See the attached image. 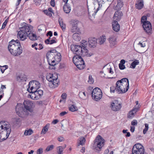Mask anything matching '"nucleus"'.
I'll use <instances>...</instances> for the list:
<instances>
[{"label":"nucleus","instance_id":"f257e3e1","mask_svg":"<svg viewBox=\"0 0 154 154\" xmlns=\"http://www.w3.org/2000/svg\"><path fill=\"white\" fill-rule=\"evenodd\" d=\"M19 27L20 30L17 33V37L21 41H24L27 37L32 41H35L37 37L35 34L31 33L32 26L25 23L20 24Z\"/></svg>","mask_w":154,"mask_h":154},{"label":"nucleus","instance_id":"f03ea898","mask_svg":"<svg viewBox=\"0 0 154 154\" xmlns=\"http://www.w3.org/2000/svg\"><path fill=\"white\" fill-rule=\"evenodd\" d=\"M87 43L86 41L82 40L81 45H72L71 46V50L75 54H82L83 56L90 57L93 55V54L88 53V51L86 48Z\"/></svg>","mask_w":154,"mask_h":154},{"label":"nucleus","instance_id":"7ed1b4c3","mask_svg":"<svg viewBox=\"0 0 154 154\" xmlns=\"http://www.w3.org/2000/svg\"><path fill=\"white\" fill-rule=\"evenodd\" d=\"M24 108L22 105H18L16 107L15 110L17 114L20 117L23 115H27L29 114L28 112L32 111L33 103L29 100H24L23 102Z\"/></svg>","mask_w":154,"mask_h":154},{"label":"nucleus","instance_id":"20e7f679","mask_svg":"<svg viewBox=\"0 0 154 154\" xmlns=\"http://www.w3.org/2000/svg\"><path fill=\"white\" fill-rule=\"evenodd\" d=\"M8 49L11 54L15 56L20 55L23 52L20 43L18 40L12 39L9 42Z\"/></svg>","mask_w":154,"mask_h":154},{"label":"nucleus","instance_id":"39448f33","mask_svg":"<svg viewBox=\"0 0 154 154\" xmlns=\"http://www.w3.org/2000/svg\"><path fill=\"white\" fill-rule=\"evenodd\" d=\"M11 131V126L8 122H0V142L5 140L8 137Z\"/></svg>","mask_w":154,"mask_h":154},{"label":"nucleus","instance_id":"423d86ee","mask_svg":"<svg viewBox=\"0 0 154 154\" xmlns=\"http://www.w3.org/2000/svg\"><path fill=\"white\" fill-rule=\"evenodd\" d=\"M117 93H124L127 92L129 88V81L128 79L124 78L118 81L116 83Z\"/></svg>","mask_w":154,"mask_h":154},{"label":"nucleus","instance_id":"0eeeda50","mask_svg":"<svg viewBox=\"0 0 154 154\" xmlns=\"http://www.w3.org/2000/svg\"><path fill=\"white\" fill-rule=\"evenodd\" d=\"M104 143V140L100 136L98 135L94 140L93 145V149L96 152H100L103 146Z\"/></svg>","mask_w":154,"mask_h":154},{"label":"nucleus","instance_id":"6e6552de","mask_svg":"<svg viewBox=\"0 0 154 154\" xmlns=\"http://www.w3.org/2000/svg\"><path fill=\"white\" fill-rule=\"evenodd\" d=\"M40 83L36 80H32L28 84L29 88L27 91L29 92H35L40 87Z\"/></svg>","mask_w":154,"mask_h":154},{"label":"nucleus","instance_id":"1a4fd4ad","mask_svg":"<svg viewBox=\"0 0 154 154\" xmlns=\"http://www.w3.org/2000/svg\"><path fill=\"white\" fill-rule=\"evenodd\" d=\"M46 79L51 82L50 83L57 86L59 83V80L58 79V76L57 74L49 73L46 76Z\"/></svg>","mask_w":154,"mask_h":154},{"label":"nucleus","instance_id":"9d476101","mask_svg":"<svg viewBox=\"0 0 154 154\" xmlns=\"http://www.w3.org/2000/svg\"><path fill=\"white\" fill-rule=\"evenodd\" d=\"M133 154H144V149L143 146L140 143H137L134 145L132 149Z\"/></svg>","mask_w":154,"mask_h":154},{"label":"nucleus","instance_id":"9b49d317","mask_svg":"<svg viewBox=\"0 0 154 154\" xmlns=\"http://www.w3.org/2000/svg\"><path fill=\"white\" fill-rule=\"evenodd\" d=\"M91 96L95 100L97 101L100 100L102 96L101 89L98 88H95L92 92Z\"/></svg>","mask_w":154,"mask_h":154},{"label":"nucleus","instance_id":"f8f14e48","mask_svg":"<svg viewBox=\"0 0 154 154\" xmlns=\"http://www.w3.org/2000/svg\"><path fill=\"white\" fill-rule=\"evenodd\" d=\"M111 108L114 111H119L122 107L120 103L119 102L118 100H114L111 103Z\"/></svg>","mask_w":154,"mask_h":154},{"label":"nucleus","instance_id":"ddd939ff","mask_svg":"<svg viewBox=\"0 0 154 154\" xmlns=\"http://www.w3.org/2000/svg\"><path fill=\"white\" fill-rule=\"evenodd\" d=\"M109 43V46L111 48L116 47L117 43V38L114 35L110 36L108 39Z\"/></svg>","mask_w":154,"mask_h":154},{"label":"nucleus","instance_id":"4468645a","mask_svg":"<svg viewBox=\"0 0 154 154\" xmlns=\"http://www.w3.org/2000/svg\"><path fill=\"white\" fill-rule=\"evenodd\" d=\"M143 27L145 31L147 33H151L152 30L151 23L149 21H146L143 24Z\"/></svg>","mask_w":154,"mask_h":154},{"label":"nucleus","instance_id":"2eb2a0df","mask_svg":"<svg viewBox=\"0 0 154 154\" xmlns=\"http://www.w3.org/2000/svg\"><path fill=\"white\" fill-rule=\"evenodd\" d=\"M97 40L94 38L91 37L88 39V45L89 47L91 48H95L97 45Z\"/></svg>","mask_w":154,"mask_h":154},{"label":"nucleus","instance_id":"dca6fc26","mask_svg":"<svg viewBox=\"0 0 154 154\" xmlns=\"http://www.w3.org/2000/svg\"><path fill=\"white\" fill-rule=\"evenodd\" d=\"M57 51L56 50L52 49L47 52L46 54V57L47 60H52V59H54V57L56 55Z\"/></svg>","mask_w":154,"mask_h":154},{"label":"nucleus","instance_id":"f3484780","mask_svg":"<svg viewBox=\"0 0 154 154\" xmlns=\"http://www.w3.org/2000/svg\"><path fill=\"white\" fill-rule=\"evenodd\" d=\"M122 15L123 13L120 10H117L114 15L113 17L114 20H116L117 21L120 20Z\"/></svg>","mask_w":154,"mask_h":154},{"label":"nucleus","instance_id":"a211bd4d","mask_svg":"<svg viewBox=\"0 0 154 154\" xmlns=\"http://www.w3.org/2000/svg\"><path fill=\"white\" fill-rule=\"evenodd\" d=\"M76 55L74 56L72 58V61L75 65L77 64L78 62L82 61L83 59L82 58L81 56H85L82 54H75Z\"/></svg>","mask_w":154,"mask_h":154},{"label":"nucleus","instance_id":"6ab92c4d","mask_svg":"<svg viewBox=\"0 0 154 154\" xmlns=\"http://www.w3.org/2000/svg\"><path fill=\"white\" fill-rule=\"evenodd\" d=\"M112 29L116 32H118L120 28V25L116 20H113L112 23Z\"/></svg>","mask_w":154,"mask_h":154},{"label":"nucleus","instance_id":"aec40b11","mask_svg":"<svg viewBox=\"0 0 154 154\" xmlns=\"http://www.w3.org/2000/svg\"><path fill=\"white\" fill-rule=\"evenodd\" d=\"M138 108H134L131 110L129 111L127 115L128 118L131 119L134 116V114L136 113L138 109Z\"/></svg>","mask_w":154,"mask_h":154},{"label":"nucleus","instance_id":"412c9836","mask_svg":"<svg viewBox=\"0 0 154 154\" xmlns=\"http://www.w3.org/2000/svg\"><path fill=\"white\" fill-rule=\"evenodd\" d=\"M123 5V2L122 0H118L117 4L114 6L113 9L115 10L121 9Z\"/></svg>","mask_w":154,"mask_h":154},{"label":"nucleus","instance_id":"4be33fe9","mask_svg":"<svg viewBox=\"0 0 154 154\" xmlns=\"http://www.w3.org/2000/svg\"><path fill=\"white\" fill-rule=\"evenodd\" d=\"M143 5V0H138L137 3L135 4V7L137 9H141Z\"/></svg>","mask_w":154,"mask_h":154},{"label":"nucleus","instance_id":"5701e85b","mask_svg":"<svg viewBox=\"0 0 154 154\" xmlns=\"http://www.w3.org/2000/svg\"><path fill=\"white\" fill-rule=\"evenodd\" d=\"M31 93V94H29L30 97L31 98L34 100H37L39 99V96L37 94H35V92H29Z\"/></svg>","mask_w":154,"mask_h":154},{"label":"nucleus","instance_id":"b1692460","mask_svg":"<svg viewBox=\"0 0 154 154\" xmlns=\"http://www.w3.org/2000/svg\"><path fill=\"white\" fill-rule=\"evenodd\" d=\"M56 54V55H55L54 58V60L57 62H59L61 61V54L60 53H58L57 51Z\"/></svg>","mask_w":154,"mask_h":154},{"label":"nucleus","instance_id":"393cba45","mask_svg":"<svg viewBox=\"0 0 154 154\" xmlns=\"http://www.w3.org/2000/svg\"><path fill=\"white\" fill-rule=\"evenodd\" d=\"M106 38L105 36H102L99 38L97 40L98 41V43L100 45L103 44L106 41Z\"/></svg>","mask_w":154,"mask_h":154},{"label":"nucleus","instance_id":"a878e982","mask_svg":"<svg viewBox=\"0 0 154 154\" xmlns=\"http://www.w3.org/2000/svg\"><path fill=\"white\" fill-rule=\"evenodd\" d=\"M72 37L74 40L77 41H79L81 39L79 34L77 33H75L73 35Z\"/></svg>","mask_w":154,"mask_h":154},{"label":"nucleus","instance_id":"bb28decb","mask_svg":"<svg viewBox=\"0 0 154 154\" xmlns=\"http://www.w3.org/2000/svg\"><path fill=\"white\" fill-rule=\"evenodd\" d=\"M42 12L50 17L52 16V13L54 14L53 10H42Z\"/></svg>","mask_w":154,"mask_h":154},{"label":"nucleus","instance_id":"cd10ccee","mask_svg":"<svg viewBox=\"0 0 154 154\" xmlns=\"http://www.w3.org/2000/svg\"><path fill=\"white\" fill-rule=\"evenodd\" d=\"M58 21L60 25L63 30L64 29H65L66 28V25L65 24L63 23L62 19L59 18Z\"/></svg>","mask_w":154,"mask_h":154},{"label":"nucleus","instance_id":"c85d7f7f","mask_svg":"<svg viewBox=\"0 0 154 154\" xmlns=\"http://www.w3.org/2000/svg\"><path fill=\"white\" fill-rule=\"evenodd\" d=\"M88 14L90 17H93L94 18L98 10L93 11V10H88Z\"/></svg>","mask_w":154,"mask_h":154},{"label":"nucleus","instance_id":"c756f323","mask_svg":"<svg viewBox=\"0 0 154 154\" xmlns=\"http://www.w3.org/2000/svg\"><path fill=\"white\" fill-rule=\"evenodd\" d=\"M13 121L14 125L17 126L20 124L21 120L19 118H16L14 119Z\"/></svg>","mask_w":154,"mask_h":154},{"label":"nucleus","instance_id":"7c9ffc66","mask_svg":"<svg viewBox=\"0 0 154 154\" xmlns=\"http://www.w3.org/2000/svg\"><path fill=\"white\" fill-rule=\"evenodd\" d=\"M79 97L82 99L85 100L86 98V95L85 92L80 91L78 94Z\"/></svg>","mask_w":154,"mask_h":154},{"label":"nucleus","instance_id":"2f4dec72","mask_svg":"<svg viewBox=\"0 0 154 154\" xmlns=\"http://www.w3.org/2000/svg\"><path fill=\"white\" fill-rule=\"evenodd\" d=\"M69 110L71 112H75L78 110L77 107L74 104L71 105V106L69 107Z\"/></svg>","mask_w":154,"mask_h":154},{"label":"nucleus","instance_id":"473e14b6","mask_svg":"<svg viewBox=\"0 0 154 154\" xmlns=\"http://www.w3.org/2000/svg\"><path fill=\"white\" fill-rule=\"evenodd\" d=\"M79 21L77 20H72L70 22L72 26H78Z\"/></svg>","mask_w":154,"mask_h":154},{"label":"nucleus","instance_id":"72a5a7b5","mask_svg":"<svg viewBox=\"0 0 154 154\" xmlns=\"http://www.w3.org/2000/svg\"><path fill=\"white\" fill-rule=\"evenodd\" d=\"M33 133L32 130L29 129L28 130H26L24 132V135L26 136L30 135L32 134Z\"/></svg>","mask_w":154,"mask_h":154},{"label":"nucleus","instance_id":"f704fd0d","mask_svg":"<svg viewBox=\"0 0 154 154\" xmlns=\"http://www.w3.org/2000/svg\"><path fill=\"white\" fill-rule=\"evenodd\" d=\"M34 92H35V94L38 95V96H39V98L43 95V91L41 90H37Z\"/></svg>","mask_w":154,"mask_h":154},{"label":"nucleus","instance_id":"c9c22d12","mask_svg":"<svg viewBox=\"0 0 154 154\" xmlns=\"http://www.w3.org/2000/svg\"><path fill=\"white\" fill-rule=\"evenodd\" d=\"M139 63V61L137 60H135L133 62L131 63V66H132L131 68L134 69L137 65Z\"/></svg>","mask_w":154,"mask_h":154},{"label":"nucleus","instance_id":"e433bc0d","mask_svg":"<svg viewBox=\"0 0 154 154\" xmlns=\"http://www.w3.org/2000/svg\"><path fill=\"white\" fill-rule=\"evenodd\" d=\"M64 148H63L61 146H60L57 147V149L58 150V154H62L63 149Z\"/></svg>","mask_w":154,"mask_h":154},{"label":"nucleus","instance_id":"4c0bfd02","mask_svg":"<svg viewBox=\"0 0 154 154\" xmlns=\"http://www.w3.org/2000/svg\"><path fill=\"white\" fill-rule=\"evenodd\" d=\"M117 88L116 85L115 87L114 86L111 87L110 88V92L114 93L116 92L117 93Z\"/></svg>","mask_w":154,"mask_h":154},{"label":"nucleus","instance_id":"58836bf2","mask_svg":"<svg viewBox=\"0 0 154 154\" xmlns=\"http://www.w3.org/2000/svg\"><path fill=\"white\" fill-rule=\"evenodd\" d=\"M52 59V60L51 61L50 60H48V64L50 66H54L56 64L55 63V60H53V59Z\"/></svg>","mask_w":154,"mask_h":154},{"label":"nucleus","instance_id":"ea45409f","mask_svg":"<svg viewBox=\"0 0 154 154\" xmlns=\"http://www.w3.org/2000/svg\"><path fill=\"white\" fill-rule=\"evenodd\" d=\"M71 30L72 32H74L78 31L79 30V29L78 26H72Z\"/></svg>","mask_w":154,"mask_h":154},{"label":"nucleus","instance_id":"a19ab883","mask_svg":"<svg viewBox=\"0 0 154 154\" xmlns=\"http://www.w3.org/2000/svg\"><path fill=\"white\" fill-rule=\"evenodd\" d=\"M147 20V17L145 16H143L141 18V23L142 24L144 23L145 22H146V21H146Z\"/></svg>","mask_w":154,"mask_h":154},{"label":"nucleus","instance_id":"79ce46f5","mask_svg":"<svg viewBox=\"0 0 154 154\" xmlns=\"http://www.w3.org/2000/svg\"><path fill=\"white\" fill-rule=\"evenodd\" d=\"M54 147V146L53 145L48 146L47 147L46 150L47 151H51L53 149Z\"/></svg>","mask_w":154,"mask_h":154},{"label":"nucleus","instance_id":"37998d69","mask_svg":"<svg viewBox=\"0 0 154 154\" xmlns=\"http://www.w3.org/2000/svg\"><path fill=\"white\" fill-rule=\"evenodd\" d=\"M94 80L91 75H89L88 77V82L90 84H92L93 83Z\"/></svg>","mask_w":154,"mask_h":154},{"label":"nucleus","instance_id":"c03bdc74","mask_svg":"<svg viewBox=\"0 0 154 154\" xmlns=\"http://www.w3.org/2000/svg\"><path fill=\"white\" fill-rule=\"evenodd\" d=\"M86 141L85 138L84 137H81L80 138V140L79 144L81 145H83Z\"/></svg>","mask_w":154,"mask_h":154},{"label":"nucleus","instance_id":"a18cd8bd","mask_svg":"<svg viewBox=\"0 0 154 154\" xmlns=\"http://www.w3.org/2000/svg\"><path fill=\"white\" fill-rule=\"evenodd\" d=\"M145 128L143 129V132L144 134H145L148 131L149 128L148 125L147 124H145Z\"/></svg>","mask_w":154,"mask_h":154},{"label":"nucleus","instance_id":"49530a36","mask_svg":"<svg viewBox=\"0 0 154 154\" xmlns=\"http://www.w3.org/2000/svg\"><path fill=\"white\" fill-rule=\"evenodd\" d=\"M63 10H71L70 7L68 4H65L63 7Z\"/></svg>","mask_w":154,"mask_h":154},{"label":"nucleus","instance_id":"de8ad7c7","mask_svg":"<svg viewBox=\"0 0 154 154\" xmlns=\"http://www.w3.org/2000/svg\"><path fill=\"white\" fill-rule=\"evenodd\" d=\"M77 67L78 69H84L85 67V64H81V65H77V66H76Z\"/></svg>","mask_w":154,"mask_h":154},{"label":"nucleus","instance_id":"09e8293b","mask_svg":"<svg viewBox=\"0 0 154 154\" xmlns=\"http://www.w3.org/2000/svg\"><path fill=\"white\" fill-rule=\"evenodd\" d=\"M98 3V5L99 6V7L97 9V10H99V8H100V7H101L102 6V5L100 4L102 2H103V0H96Z\"/></svg>","mask_w":154,"mask_h":154},{"label":"nucleus","instance_id":"8fccbe9b","mask_svg":"<svg viewBox=\"0 0 154 154\" xmlns=\"http://www.w3.org/2000/svg\"><path fill=\"white\" fill-rule=\"evenodd\" d=\"M131 124L133 126L137 125V122L136 120L134 119L131 122Z\"/></svg>","mask_w":154,"mask_h":154},{"label":"nucleus","instance_id":"3c124183","mask_svg":"<svg viewBox=\"0 0 154 154\" xmlns=\"http://www.w3.org/2000/svg\"><path fill=\"white\" fill-rule=\"evenodd\" d=\"M8 22L7 19H6L5 22L3 23L2 27V29H4L6 26Z\"/></svg>","mask_w":154,"mask_h":154},{"label":"nucleus","instance_id":"603ef678","mask_svg":"<svg viewBox=\"0 0 154 154\" xmlns=\"http://www.w3.org/2000/svg\"><path fill=\"white\" fill-rule=\"evenodd\" d=\"M38 30L39 32H40L44 29V25H42L38 26Z\"/></svg>","mask_w":154,"mask_h":154},{"label":"nucleus","instance_id":"864d4df0","mask_svg":"<svg viewBox=\"0 0 154 154\" xmlns=\"http://www.w3.org/2000/svg\"><path fill=\"white\" fill-rule=\"evenodd\" d=\"M43 152V149L42 148H39L37 150V154H42Z\"/></svg>","mask_w":154,"mask_h":154},{"label":"nucleus","instance_id":"5fc2aeb1","mask_svg":"<svg viewBox=\"0 0 154 154\" xmlns=\"http://www.w3.org/2000/svg\"><path fill=\"white\" fill-rule=\"evenodd\" d=\"M119 67L120 69L123 70L125 68V66L123 64H119Z\"/></svg>","mask_w":154,"mask_h":154},{"label":"nucleus","instance_id":"6e6d98bb","mask_svg":"<svg viewBox=\"0 0 154 154\" xmlns=\"http://www.w3.org/2000/svg\"><path fill=\"white\" fill-rule=\"evenodd\" d=\"M66 94L65 93H63L61 96V98L63 100L66 99Z\"/></svg>","mask_w":154,"mask_h":154},{"label":"nucleus","instance_id":"4d7b16f0","mask_svg":"<svg viewBox=\"0 0 154 154\" xmlns=\"http://www.w3.org/2000/svg\"><path fill=\"white\" fill-rule=\"evenodd\" d=\"M57 140L58 141L60 142H62L64 141V139L63 137H58L57 138Z\"/></svg>","mask_w":154,"mask_h":154},{"label":"nucleus","instance_id":"13d9d810","mask_svg":"<svg viewBox=\"0 0 154 154\" xmlns=\"http://www.w3.org/2000/svg\"><path fill=\"white\" fill-rule=\"evenodd\" d=\"M83 64H85L84 61L83 60H82V61H79V62H78V63L77 64H76L75 65L76 66H77V65H82Z\"/></svg>","mask_w":154,"mask_h":154},{"label":"nucleus","instance_id":"bf43d9fd","mask_svg":"<svg viewBox=\"0 0 154 154\" xmlns=\"http://www.w3.org/2000/svg\"><path fill=\"white\" fill-rule=\"evenodd\" d=\"M48 131V130H47L45 128V127H44L42 129V133L44 134H45Z\"/></svg>","mask_w":154,"mask_h":154},{"label":"nucleus","instance_id":"052dcab7","mask_svg":"<svg viewBox=\"0 0 154 154\" xmlns=\"http://www.w3.org/2000/svg\"><path fill=\"white\" fill-rule=\"evenodd\" d=\"M50 5L52 7H54L55 5L54 0H51L50 2Z\"/></svg>","mask_w":154,"mask_h":154},{"label":"nucleus","instance_id":"680f3d73","mask_svg":"<svg viewBox=\"0 0 154 154\" xmlns=\"http://www.w3.org/2000/svg\"><path fill=\"white\" fill-rule=\"evenodd\" d=\"M57 42L54 39H51L50 40V42L49 43V44L52 45L53 43H56Z\"/></svg>","mask_w":154,"mask_h":154},{"label":"nucleus","instance_id":"e2e57ef3","mask_svg":"<svg viewBox=\"0 0 154 154\" xmlns=\"http://www.w3.org/2000/svg\"><path fill=\"white\" fill-rule=\"evenodd\" d=\"M67 113V112H66V111H63V112H62L60 114V116H62L65 115Z\"/></svg>","mask_w":154,"mask_h":154},{"label":"nucleus","instance_id":"0e129e2a","mask_svg":"<svg viewBox=\"0 0 154 154\" xmlns=\"http://www.w3.org/2000/svg\"><path fill=\"white\" fill-rule=\"evenodd\" d=\"M46 35L47 36L49 35L50 37H51L52 35V32L51 31H48Z\"/></svg>","mask_w":154,"mask_h":154},{"label":"nucleus","instance_id":"69168bd1","mask_svg":"<svg viewBox=\"0 0 154 154\" xmlns=\"http://www.w3.org/2000/svg\"><path fill=\"white\" fill-rule=\"evenodd\" d=\"M134 129H135L134 126H133L131 127L130 131L131 132H133L134 131Z\"/></svg>","mask_w":154,"mask_h":154},{"label":"nucleus","instance_id":"338daca9","mask_svg":"<svg viewBox=\"0 0 154 154\" xmlns=\"http://www.w3.org/2000/svg\"><path fill=\"white\" fill-rule=\"evenodd\" d=\"M50 41V40H49V39H47L45 41V42L46 44H49Z\"/></svg>","mask_w":154,"mask_h":154},{"label":"nucleus","instance_id":"774afa93","mask_svg":"<svg viewBox=\"0 0 154 154\" xmlns=\"http://www.w3.org/2000/svg\"><path fill=\"white\" fill-rule=\"evenodd\" d=\"M58 121H59L57 119H55L52 121V123L53 124H57L58 122Z\"/></svg>","mask_w":154,"mask_h":154}]
</instances>
